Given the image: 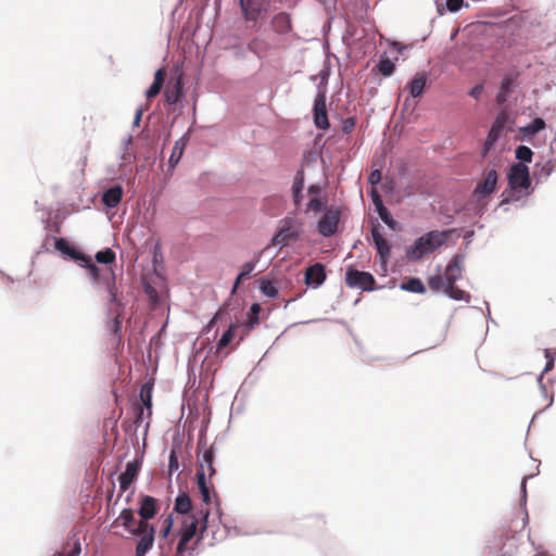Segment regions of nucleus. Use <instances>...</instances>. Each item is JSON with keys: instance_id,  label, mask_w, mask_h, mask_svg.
Here are the masks:
<instances>
[{"instance_id": "nucleus-27", "label": "nucleus", "mask_w": 556, "mask_h": 556, "mask_svg": "<svg viewBox=\"0 0 556 556\" xmlns=\"http://www.w3.org/2000/svg\"><path fill=\"white\" fill-rule=\"evenodd\" d=\"M152 389L153 384L150 382H146L140 389V403L143 407L148 409L149 416L151 415V406H152Z\"/></svg>"}, {"instance_id": "nucleus-24", "label": "nucleus", "mask_w": 556, "mask_h": 556, "mask_svg": "<svg viewBox=\"0 0 556 556\" xmlns=\"http://www.w3.org/2000/svg\"><path fill=\"white\" fill-rule=\"evenodd\" d=\"M427 83L426 73H417L408 83L407 89L413 98L420 97L424 92Z\"/></svg>"}, {"instance_id": "nucleus-30", "label": "nucleus", "mask_w": 556, "mask_h": 556, "mask_svg": "<svg viewBox=\"0 0 556 556\" xmlns=\"http://www.w3.org/2000/svg\"><path fill=\"white\" fill-rule=\"evenodd\" d=\"M402 289L414 293H424L426 291L425 285L419 278H409L406 282L402 283Z\"/></svg>"}, {"instance_id": "nucleus-39", "label": "nucleus", "mask_w": 556, "mask_h": 556, "mask_svg": "<svg viewBox=\"0 0 556 556\" xmlns=\"http://www.w3.org/2000/svg\"><path fill=\"white\" fill-rule=\"evenodd\" d=\"M261 291L264 295L276 299L278 296V289L275 287V285L271 281L263 280L261 283Z\"/></svg>"}, {"instance_id": "nucleus-11", "label": "nucleus", "mask_w": 556, "mask_h": 556, "mask_svg": "<svg viewBox=\"0 0 556 556\" xmlns=\"http://www.w3.org/2000/svg\"><path fill=\"white\" fill-rule=\"evenodd\" d=\"M340 219V211L326 208L323 217L318 222V231L324 237L332 236L337 229Z\"/></svg>"}, {"instance_id": "nucleus-25", "label": "nucleus", "mask_w": 556, "mask_h": 556, "mask_svg": "<svg viewBox=\"0 0 556 556\" xmlns=\"http://www.w3.org/2000/svg\"><path fill=\"white\" fill-rule=\"evenodd\" d=\"M166 72L164 68H159L154 74V81L149 87V89L146 92V96L148 99L155 98L160 92L164 85Z\"/></svg>"}, {"instance_id": "nucleus-18", "label": "nucleus", "mask_w": 556, "mask_h": 556, "mask_svg": "<svg viewBox=\"0 0 556 556\" xmlns=\"http://www.w3.org/2000/svg\"><path fill=\"white\" fill-rule=\"evenodd\" d=\"M371 236L379 256L381 257V260L386 261L391 253L390 243L382 236V233H380L378 226H374L371 228Z\"/></svg>"}, {"instance_id": "nucleus-47", "label": "nucleus", "mask_w": 556, "mask_h": 556, "mask_svg": "<svg viewBox=\"0 0 556 556\" xmlns=\"http://www.w3.org/2000/svg\"><path fill=\"white\" fill-rule=\"evenodd\" d=\"M121 316H122V312L118 311V309H115L113 312V320H112V325H111V329L112 331L117 334L121 332V328H122V323H121Z\"/></svg>"}, {"instance_id": "nucleus-7", "label": "nucleus", "mask_w": 556, "mask_h": 556, "mask_svg": "<svg viewBox=\"0 0 556 556\" xmlns=\"http://www.w3.org/2000/svg\"><path fill=\"white\" fill-rule=\"evenodd\" d=\"M345 282L350 288L371 291L376 280L370 273L349 268L345 275Z\"/></svg>"}, {"instance_id": "nucleus-10", "label": "nucleus", "mask_w": 556, "mask_h": 556, "mask_svg": "<svg viewBox=\"0 0 556 556\" xmlns=\"http://www.w3.org/2000/svg\"><path fill=\"white\" fill-rule=\"evenodd\" d=\"M314 124L318 129L327 130L330 127V123L327 114L326 106V92L319 91L314 101Z\"/></svg>"}, {"instance_id": "nucleus-34", "label": "nucleus", "mask_w": 556, "mask_h": 556, "mask_svg": "<svg viewBox=\"0 0 556 556\" xmlns=\"http://www.w3.org/2000/svg\"><path fill=\"white\" fill-rule=\"evenodd\" d=\"M70 544L65 545L61 551H58L53 554V556H78L80 554V543L78 540H75L73 542V545L71 548Z\"/></svg>"}, {"instance_id": "nucleus-60", "label": "nucleus", "mask_w": 556, "mask_h": 556, "mask_svg": "<svg viewBox=\"0 0 556 556\" xmlns=\"http://www.w3.org/2000/svg\"><path fill=\"white\" fill-rule=\"evenodd\" d=\"M220 314H222V309H219V311L215 314V316L212 318V320L210 321V325H208L210 327H212V326L215 324V321L219 318Z\"/></svg>"}, {"instance_id": "nucleus-2", "label": "nucleus", "mask_w": 556, "mask_h": 556, "mask_svg": "<svg viewBox=\"0 0 556 556\" xmlns=\"http://www.w3.org/2000/svg\"><path fill=\"white\" fill-rule=\"evenodd\" d=\"M198 463L199 467L195 473L198 489L203 502L208 505L211 503V488L206 481V476L211 479L215 473L214 451L213 447H206L205 444H199Z\"/></svg>"}, {"instance_id": "nucleus-57", "label": "nucleus", "mask_w": 556, "mask_h": 556, "mask_svg": "<svg viewBox=\"0 0 556 556\" xmlns=\"http://www.w3.org/2000/svg\"><path fill=\"white\" fill-rule=\"evenodd\" d=\"M371 200H372V203L376 204V201H381V197L380 194L378 193L377 190L372 189L371 190Z\"/></svg>"}, {"instance_id": "nucleus-49", "label": "nucleus", "mask_w": 556, "mask_h": 556, "mask_svg": "<svg viewBox=\"0 0 556 556\" xmlns=\"http://www.w3.org/2000/svg\"><path fill=\"white\" fill-rule=\"evenodd\" d=\"M178 468H179L178 457L176 455L175 450H172L170 455H169V475H172L174 471L178 470Z\"/></svg>"}, {"instance_id": "nucleus-12", "label": "nucleus", "mask_w": 556, "mask_h": 556, "mask_svg": "<svg viewBox=\"0 0 556 556\" xmlns=\"http://www.w3.org/2000/svg\"><path fill=\"white\" fill-rule=\"evenodd\" d=\"M298 238V230L293 227L292 218H285L281 220V226L271 240V244L277 247H285L290 240Z\"/></svg>"}, {"instance_id": "nucleus-50", "label": "nucleus", "mask_w": 556, "mask_h": 556, "mask_svg": "<svg viewBox=\"0 0 556 556\" xmlns=\"http://www.w3.org/2000/svg\"><path fill=\"white\" fill-rule=\"evenodd\" d=\"M381 178V172L379 169H375L369 174L368 181L370 185L376 186L380 182Z\"/></svg>"}, {"instance_id": "nucleus-26", "label": "nucleus", "mask_w": 556, "mask_h": 556, "mask_svg": "<svg viewBox=\"0 0 556 556\" xmlns=\"http://www.w3.org/2000/svg\"><path fill=\"white\" fill-rule=\"evenodd\" d=\"M182 84L180 78H178L174 84H170L166 87L165 90V100L169 104H175L178 102L181 94Z\"/></svg>"}, {"instance_id": "nucleus-9", "label": "nucleus", "mask_w": 556, "mask_h": 556, "mask_svg": "<svg viewBox=\"0 0 556 556\" xmlns=\"http://www.w3.org/2000/svg\"><path fill=\"white\" fill-rule=\"evenodd\" d=\"M508 186L513 190L528 189L530 187V175L527 165L517 163L510 167Z\"/></svg>"}, {"instance_id": "nucleus-4", "label": "nucleus", "mask_w": 556, "mask_h": 556, "mask_svg": "<svg viewBox=\"0 0 556 556\" xmlns=\"http://www.w3.org/2000/svg\"><path fill=\"white\" fill-rule=\"evenodd\" d=\"M447 239V232L432 230L419 237L408 251V256L413 260H419L425 254L432 253L439 247L443 245Z\"/></svg>"}, {"instance_id": "nucleus-5", "label": "nucleus", "mask_w": 556, "mask_h": 556, "mask_svg": "<svg viewBox=\"0 0 556 556\" xmlns=\"http://www.w3.org/2000/svg\"><path fill=\"white\" fill-rule=\"evenodd\" d=\"M85 258L87 261H83L80 265L88 269L91 278L96 281H103L106 283V292L109 295L110 305L118 307L122 306L114 271L111 269L108 275L102 276L100 268L93 264L91 257L87 255Z\"/></svg>"}, {"instance_id": "nucleus-38", "label": "nucleus", "mask_w": 556, "mask_h": 556, "mask_svg": "<svg viewBox=\"0 0 556 556\" xmlns=\"http://www.w3.org/2000/svg\"><path fill=\"white\" fill-rule=\"evenodd\" d=\"M254 268H255V263H253V262L244 263L241 267L240 274L238 275V277L236 279L233 289H236L242 280L247 279L251 275V273L254 270Z\"/></svg>"}, {"instance_id": "nucleus-42", "label": "nucleus", "mask_w": 556, "mask_h": 556, "mask_svg": "<svg viewBox=\"0 0 556 556\" xmlns=\"http://www.w3.org/2000/svg\"><path fill=\"white\" fill-rule=\"evenodd\" d=\"M324 208V202L319 197H311L309 201L306 204V211H313L315 213H318L323 211Z\"/></svg>"}, {"instance_id": "nucleus-14", "label": "nucleus", "mask_w": 556, "mask_h": 556, "mask_svg": "<svg viewBox=\"0 0 556 556\" xmlns=\"http://www.w3.org/2000/svg\"><path fill=\"white\" fill-rule=\"evenodd\" d=\"M112 527H123L132 535L138 532L139 520L135 518V511L131 508H124L119 516L113 521Z\"/></svg>"}, {"instance_id": "nucleus-6", "label": "nucleus", "mask_w": 556, "mask_h": 556, "mask_svg": "<svg viewBox=\"0 0 556 556\" xmlns=\"http://www.w3.org/2000/svg\"><path fill=\"white\" fill-rule=\"evenodd\" d=\"M462 273L463 257L460 255H455L447 264L444 273L445 280L447 281V295L456 301L469 302V293L455 286V282L462 277Z\"/></svg>"}, {"instance_id": "nucleus-52", "label": "nucleus", "mask_w": 556, "mask_h": 556, "mask_svg": "<svg viewBox=\"0 0 556 556\" xmlns=\"http://www.w3.org/2000/svg\"><path fill=\"white\" fill-rule=\"evenodd\" d=\"M354 126H355L354 118H346L343 123L342 130L344 134H350L353 130Z\"/></svg>"}, {"instance_id": "nucleus-32", "label": "nucleus", "mask_w": 556, "mask_h": 556, "mask_svg": "<svg viewBox=\"0 0 556 556\" xmlns=\"http://www.w3.org/2000/svg\"><path fill=\"white\" fill-rule=\"evenodd\" d=\"M513 79L505 77L501 84V90L496 96V102L502 104L507 101L508 93L511 90Z\"/></svg>"}, {"instance_id": "nucleus-51", "label": "nucleus", "mask_w": 556, "mask_h": 556, "mask_svg": "<svg viewBox=\"0 0 556 556\" xmlns=\"http://www.w3.org/2000/svg\"><path fill=\"white\" fill-rule=\"evenodd\" d=\"M464 4V0H447L446 7L448 11L456 12L458 11Z\"/></svg>"}, {"instance_id": "nucleus-13", "label": "nucleus", "mask_w": 556, "mask_h": 556, "mask_svg": "<svg viewBox=\"0 0 556 556\" xmlns=\"http://www.w3.org/2000/svg\"><path fill=\"white\" fill-rule=\"evenodd\" d=\"M139 504V522L149 523L159 511L157 501L150 495H141Z\"/></svg>"}, {"instance_id": "nucleus-61", "label": "nucleus", "mask_w": 556, "mask_h": 556, "mask_svg": "<svg viewBox=\"0 0 556 556\" xmlns=\"http://www.w3.org/2000/svg\"><path fill=\"white\" fill-rule=\"evenodd\" d=\"M141 115H142L141 110H138V111L136 112V117H135V124H136V125H138V124H139V122H140V119H141Z\"/></svg>"}, {"instance_id": "nucleus-29", "label": "nucleus", "mask_w": 556, "mask_h": 556, "mask_svg": "<svg viewBox=\"0 0 556 556\" xmlns=\"http://www.w3.org/2000/svg\"><path fill=\"white\" fill-rule=\"evenodd\" d=\"M239 327L238 324H231L229 328L223 333L222 338L217 343V351H222L230 344L235 338V330Z\"/></svg>"}, {"instance_id": "nucleus-15", "label": "nucleus", "mask_w": 556, "mask_h": 556, "mask_svg": "<svg viewBox=\"0 0 556 556\" xmlns=\"http://www.w3.org/2000/svg\"><path fill=\"white\" fill-rule=\"evenodd\" d=\"M141 463L139 459H134L126 465V469L118 477L119 489L122 492L128 490L131 483L137 479L140 471Z\"/></svg>"}, {"instance_id": "nucleus-37", "label": "nucleus", "mask_w": 556, "mask_h": 556, "mask_svg": "<svg viewBox=\"0 0 556 556\" xmlns=\"http://www.w3.org/2000/svg\"><path fill=\"white\" fill-rule=\"evenodd\" d=\"M377 66L384 76H391L395 70L394 63L389 58H382Z\"/></svg>"}, {"instance_id": "nucleus-58", "label": "nucleus", "mask_w": 556, "mask_h": 556, "mask_svg": "<svg viewBox=\"0 0 556 556\" xmlns=\"http://www.w3.org/2000/svg\"><path fill=\"white\" fill-rule=\"evenodd\" d=\"M554 367V357H551L547 363H546V366L544 368V371L543 372H547L549 370H552Z\"/></svg>"}, {"instance_id": "nucleus-45", "label": "nucleus", "mask_w": 556, "mask_h": 556, "mask_svg": "<svg viewBox=\"0 0 556 556\" xmlns=\"http://www.w3.org/2000/svg\"><path fill=\"white\" fill-rule=\"evenodd\" d=\"M132 412L135 415L134 424L139 427L143 420L144 407L138 402L134 404Z\"/></svg>"}, {"instance_id": "nucleus-28", "label": "nucleus", "mask_w": 556, "mask_h": 556, "mask_svg": "<svg viewBox=\"0 0 556 556\" xmlns=\"http://www.w3.org/2000/svg\"><path fill=\"white\" fill-rule=\"evenodd\" d=\"M429 288L434 291H443L447 294V281L445 277L442 275H435L429 278L428 280Z\"/></svg>"}, {"instance_id": "nucleus-59", "label": "nucleus", "mask_w": 556, "mask_h": 556, "mask_svg": "<svg viewBox=\"0 0 556 556\" xmlns=\"http://www.w3.org/2000/svg\"><path fill=\"white\" fill-rule=\"evenodd\" d=\"M374 205H375V207H376L377 213H379V212H380V210H383V208L386 207V206L383 205L382 200H381V201H376V204H374Z\"/></svg>"}, {"instance_id": "nucleus-43", "label": "nucleus", "mask_w": 556, "mask_h": 556, "mask_svg": "<svg viewBox=\"0 0 556 556\" xmlns=\"http://www.w3.org/2000/svg\"><path fill=\"white\" fill-rule=\"evenodd\" d=\"M378 215L382 219V222L386 225H388L391 229L394 230L396 228V222L393 219V217L391 216V214L387 207H384L383 210H380Z\"/></svg>"}, {"instance_id": "nucleus-16", "label": "nucleus", "mask_w": 556, "mask_h": 556, "mask_svg": "<svg viewBox=\"0 0 556 556\" xmlns=\"http://www.w3.org/2000/svg\"><path fill=\"white\" fill-rule=\"evenodd\" d=\"M497 173L495 169L486 172L485 177L475 188V194L478 199H484L490 195L496 188Z\"/></svg>"}, {"instance_id": "nucleus-48", "label": "nucleus", "mask_w": 556, "mask_h": 556, "mask_svg": "<svg viewBox=\"0 0 556 556\" xmlns=\"http://www.w3.org/2000/svg\"><path fill=\"white\" fill-rule=\"evenodd\" d=\"M173 528V517L172 515H168L166 519L164 520V528L161 530V536L167 538L172 531Z\"/></svg>"}, {"instance_id": "nucleus-20", "label": "nucleus", "mask_w": 556, "mask_h": 556, "mask_svg": "<svg viewBox=\"0 0 556 556\" xmlns=\"http://www.w3.org/2000/svg\"><path fill=\"white\" fill-rule=\"evenodd\" d=\"M54 247L62 254L70 256L72 260H74L76 262L81 263L83 261H87L85 258L87 255L84 254L83 252L76 250L75 248L71 247L64 238L56 239Z\"/></svg>"}, {"instance_id": "nucleus-40", "label": "nucleus", "mask_w": 556, "mask_h": 556, "mask_svg": "<svg viewBox=\"0 0 556 556\" xmlns=\"http://www.w3.org/2000/svg\"><path fill=\"white\" fill-rule=\"evenodd\" d=\"M184 147L185 144L181 143V141H177L173 148L172 154L169 156V164L170 166H175L184 153Z\"/></svg>"}, {"instance_id": "nucleus-31", "label": "nucleus", "mask_w": 556, "mask_h": 556, "mask_svg": "<svg viewBox=\"0 0 556 556\" xmlns=\"http://www.w3.org/2000/svg\"><path fill=\"white\" fill-rule=\"evenodd\" d=\"M261 312V305L258 303H254L251 305L250 307V312H249V315H248V320H247V328L248 330H252L256 325H258L260 323V319H258V314Z\"/></svg>"}, {"instance_id": "nucleus-17", "label": "nucleus", "mask_w": 556, "mask_h": 556, "mask_svg": "<svg viewBox=\"0 0 556 556\" xmlns=\"http://www.w3.org/2000/svg\"><path fill=\"white\" fill-rule=\"evenodd\" d=\"M326 280L325 266L321 263H315L305 270V283L308 287L318 288Z\"/></svg>"}, {"instance_id": "nucleus-33", "label": "nucleus", "mask_w": 556, "mask_h": 556, "mask_svg": "<svg viewBox=\"0 0 556 556\" xmlns=\"http://www.w3.org/2000/svg\"><path fill=\"white\" fill-rule=\"evenodd\" d=\"M501 135H502V131L500 129L491 126V129L489 130L486 140L484 142L483 155H485L491 150V148L495 144L497 139L501 137Z\"/></svg>"}, {"instance_id": "nucleus-54", "label": "nucleus", "mask_w": 556, "mask_h": 556, "mask_svg": "<svg viewBox=\"0 0 556 556\" xmlns=\"http://www.w3.org/2000/svg\"><path fill=\"white\" fill-rule=\"evenodd\" d=\"M307 191L311 197H319L321 188L318 185H311Z\"/></svg>"}, {"instance_id": "nucleus-36", "label": "nucleus", "mask_w": 556, "mask_h": 556, "mask_svg": "<svg viewBox=\"0 0 556 556\" xmlns=\"http://www.w3.org/2000/svg\"><path fill=\"white\" fill-rule=\"evenodd\" d=\"M116 258L115 252L108 248L96 254V261L101 264H112Z\"/></svg>"}, {"instance_id": "nucleus-56", "label": "nucleus", "mask_w": 556, "mask_h": 556, "mask_svg": "<svg viewBox=\"0 0 556 556\" xmlns=\"http://www.w3.org/2000/svg\"><path fill=\"white\" fill-rule=\"evenodd\" d=\"M258 42V39L255 38L253 39L250 43H249V50L254 52V53H257V49H256V45Z\"/></svg>"}, {"instance_id": "nucleus-8", "label": "nucleus", "mask_w": 556, "mask_h": 556, "mask_svg": "<svg viewBox=\"0 0 556 556\" xmlns=\"http://www.w3.org/2000/svg\"><path fill=\"white\" fill-rule=\"evenodd\" d=\"M138 532L134 535L139 536L136 546L135 556H146V554L152 548L154 543L155 530L150 523L139 522Z\"/></svg>"}, {"instance_id": "nucleus-55", "label": "nucleus", "mask_w": 556, "mask_h": 556, "mask_svg": "<svg viewBox=\"0 0 556 556\" xmlns=\"http://www.w3.org/2000/svg\"><path fill=\"white\" fill-rule=\"evenodd\" d=\"M292 197H293V202H294L295 206L298 207L301 204V201L303 198L302 192L296 193L294 190H292Z\"/></svg>"}, {"instance_id": "nucleus-46", "label": "nucleus", "mask_w": 556, "mask_h": 556, "mask_svg": "<svg viewBox=\"0 0 556 556\" xmlns=\"http://www.w3.org/2000/svg\"><path fill=\"white\" fill-rule=\"evenodd\" d=\"M303 186H304V170L299 169L294 177L292 190H294L296 193H301Z\"/></svg>"}, {"instance_id": "nucleus-1", "label": "nucleus", "mask_w": 556, "mask_h": 556, "mask_svg": "<svg viewBox=\"0 0 556 556\" xmlns=\"http://www.w3.org/2000/svg\"><path fill=\"white\" fill-rule=\"evenodd\" d=\"M207 509H200V515H189L181 517L180 527L177 531L178 543L174 556H193L204 532L207 529Z\"/></svg>"}, {"instance_id": "nucleus-35", "label": "nucleus", "mask_w": 556, "mask_h": 556, "mask_svg": "<svg viewBox=\"0 0 556 556\" xmlns=\"http://www.w3.org/2000/svg\"><path fill=\"white\" fill-rule=\"evenodd\" d=\"M545 128V122L541 117L534 118L522 131L525 135H535Z\"/></svg>"}, {"instance_id": "nucleus-41", "label": "nucleus", "mask_w": 556, "mask_h": 556, "mask_svg": "<svg viewBox=\"0 0 556 556\" xmlns=\"http://www.w3.org/2000/svg\"><path fill=\"white\" fill-rule=\"evenodd\" d=\"M532 155H533V152L531 151L530 148H528L526 146H519L516 149V157L521 161L520 163L531 162Z\"/></svg>"}, {"instance_id": "nucleus-23", "label": "nucleus", "mask_w": 556, "mask_h": 556, "mask_svg": "<svg viewBox=\"0 0 556 556\" xmlns=\"http://www.w3.org/2000/svg\"><path fill=\"white\" fill-rule=\"evenodd\" d=\"M241 9L247 21L255 22L261 14V4L257 0H240Z\"/></svg>"}, {"instance_id": "nucleus-44", "label": "nucleus", "mask_w": 556, "mask_h": 556, "mask_svg": "<svg viewBox=\"0 0 556 556\" xmlns=\"http://www.w3.org/2000/svg\"><path fill=\"white\" fill-rule=\"evenodd\" d=\"M509 116L506 112H501L497 114L494 123L492 124L493 127L500 129L502 132L508 123Z\"/></svg>"}, {"instance_id": "nucleus-53", "label": "nucleus", "mask_w": 556, "mask_h": 556, "mask_svg": "<svg viewBox=\"0 0 556 556\" xmlns=\"http://www.w3.org/2000/svg\"><path fill=\"white\" fill-rule=\"evenodd\" d=\"M483 91V85H476L475 87H472L469 91V96L475 98V99H479L481 93Z\"/></svg>"}, {"instance_id": "nucleus-21", "label": "nucleus", "mask_w": 556, "mask_h": 556, "mask_svg": "<svg viewBox=\"0 0 556 556\" xmlns=\"http://www.w3.org/2000/svg\"><path fill=\"white\" fill-rule=\"evenodd\" d=\"M273 29L280 35L287 34L292 29L291 17L288 13L281 12L274 16L271 21Z\"/></svg>"}, {"instance_id": "nucleus-62", "label": "nucleus", "mask_w": 556, "mask_h": 556, "mask_svg": "<svg viewBox=\"0 0 556 556\" xmlns=\"http://www.w3.org/2000/svg\"><path fill=\"white\" fill-rule=\"evenodd\" d=\"M545 357L547 358V361H548L551 357H554V356L552 355L551 350H545Z\"/></svg>"}, {"instance_id": "nucleus-19", "label": "nucleus", "mask_w": 556, "mask_h": 556, "mask_svg": "<svg viewBox=\"0 0 556 556\" xmlns=\"http://www.w3.org/2000/svg\"><path fill=\"white\" fill-rule=\"evenodd\" d=\"M123 188L122 186L117 185L114 187L109 188L106 191L102 194V203L109 207V208H115L123 199Z\"/></svg>"}, {"instance_id": "nucleus-22", "label": "nucleus", "mask_w": 556, "mask_h": 556, "mask_svg": "<svg viewBox=\"0 0 556 556\" xmlns=\"http://www.w3.org/2000/svg\"><path fill=\"white\" fill-rule=\"evenodd\" d=\"M192 508V502L190 496L187 493H180L175 501L174 511L181 514L182 517L189 515H200V510L198 513H190Z\"/></svg>"}, {"instance_id": "nucleus-3", "label": "nucleus", "mask_w": 556, "mask_h": 556, "mask_svg": "<svg viewBox=\"0 0 556 556\" xmlns=\"http://www.w3.org/2000/svg\"><path fill=\"white\" fill-rule=\"evenodd\" d=\"M489 548L490 556H529L528 545L516 534H500Z\"/></svg>"}]
</instances>
